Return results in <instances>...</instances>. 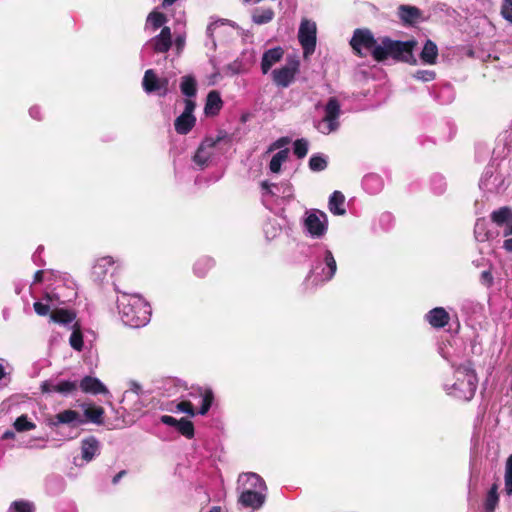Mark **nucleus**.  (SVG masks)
Returning <instances> with one entry per match:
<instances>
[{"label": "nucleus", "instance_id": "nucleus-12", "mask_svg": "<svg viewBox=\"0 0 512 512\" xmlns=\"http://www.w3.org/2000/svg\"><path fill=\"white\" fill-rule=\"evenodd\" d=\"M299 68L300 61L295 57H289L284 66L271 72L273 83L281 88L289 87L294 82Z\"/></svg>", "mask_w": 512, "mask_h": 512}, {"label": "nucleus", "instance_id": "nucleus-41", "mask_svg": "<svg viewBox=\"0 0 512 512\" xmlns=\"http://www.w3.org/2000/svg\"><path fill=\"white\" fill-rule=\"evenodd\" d=\"M447 189V183L445 177L441 174H434L430 178V190L436 195L440 196L444 194Z\"/></svg>", "mask_w": 512, "mask_h": 512}, {"label": "nucleus", "instance_id": "nucleus-52", "mask_svg": "<svg viewBox=\"0 0 512 512\" xmlns=\"http://www.w3.org/2000/svg\"><path fill=\"white\" fill-rule=\"evenodd\" d=\"M177 410L190 415L191 417L196 415V411L192 403L188 400H183L177 404Z\"/></svg>", "mask_w": 512, "mask_h": 512}, {"label": "nucleus", "instance_id": "nucleus-44", "mask_svg": "<svg viewBox=\"0 0 512 512\" xmlns=\"http://www.w3.org/2000/svg\"><path fill=\"white\" fill-rule=\"evenodd\" d=\"M176 430L181 435L185 436L188 439H191L194 437V425L190 420H188L186 418L179 419V422L176 426Z\"/></svg>", "mask_w": 512, "mask_h": 512}, {"label": "nucleus", "instance_id": "nucleus-39", "mask_svg": "<svg viewBox=\"0 0 512 512\" xmlns=\"http://www.w3.org/2000/svg\"><path fill=\"white\" fill-rule=\"evenodd\" d=\"M50 318L53 322L61 324V325H68L71 324L75 318L76 315L74 312L65 310V309H59L51 313Z\"/></svg>", "mask_w": 512, "mask_h": 512}, {"label": "nucleus", "instance_id": "nucleus-6", "mask_svg": "<svg viewBox=\"0 0 512 512\" xmlns=\"http://www.w3.org/2000/svg\"><path fill=\"white\" fill-rule=\"evenodd\" d=\"M511 183L510 176L504 162L490 163L484 170L479 188L486 194H503Z\"/></svg>", "mask_w": 512, "mask_h": 512}, {"label": "nucleus", "instance_id": "nucleus-19", "mask_svg": "<svg viewBox=\"0 0 512 512\" xmlns=\"http://www.w3.org/2000/svg\"><path fill=\"white\" fill-rule=\"evenodd\" d=\"M158 389L161 394L166 397H173L177 395L183 397V392L187 390V385L178 378L167 377L160 381Z\"/></svg>", "mask_w": 512, "mask_h": 512}, {"label": "nucleus", "instance_id": "nucleus-54", "mask_svg": "<svg viewBox=\"0 0 512 512\" xmlns=\"http://www.w3.org/2000/svg\"><path fill=\"white\" fill-rule=\"evenodd\" d=\"M479 281L483 286L487 288L493 285L494 278L493 275L491 274L490 269H485L481 272Z\"/></svg>", "mask_w": 512, "mask_h": 512}, {"label": "nucleus", "instance_id": "nucleus-28", "mask_svg": "<svg viewBox=\"0 0 512 512\" xmlns=\"http://www.w3.org/2000/svg\"><path fill=\"white\" fill-rule=\"evenodd\" d=\"M167 22V17L165 14L153 10L150 12L146 18L145 23V31L155 32L159 28H163L165 23Z\"/></svg>", "mask_w": 512, "mask_h": 512}, {"label": "nucleus", "instance_id": "nucleus-1", "mask_svg": "<svg viewBox=\"0 0 512 512\" xmlns=\"http://www.w3.org/2000/svg\"><path fill=\"white\" fill-rule=\"evenodd\" d=\"M441 356L446 359L453 369V379L445 380L443 390L447 395L462 401H470L477 390L478 378L470 360L457 363L450 360L443 348L439 349Z\"/></svg>", "mask_w": 512, "mask_h": 512}, {"label": "nucleus", "instance_id": "nucleus-51", "mask_svg": "<svg viewBox=\"0 0 512 512\" xmlns=\"http://www.w3.org/2000/svg\"><path fill=\"white\" fill-rule=\"evenodd\" d=\"M501 16L510 24H512V0L502 1Z\"/></svg>", "mask_w": 512, "mask_h": 512}, {"label": "nucleus", "instance_id": "nucleus-31", "mask_svg": "<svg viewBox=\"0 0 512 512\" xmlns=\"http://www.w3.org/2000/svg\"><path fill=\"white\" fill-rule=\"evenodd\" d=\"M195 123V116L180 114L174 121L175 131L180 135H186L193 129Z\"/></svg>", "mask_w": 512, "mask_h": 512}, {"label": "nucleus", "instance_id": "nucleus-9", "mask_svg": "<svg viewBox=\"0 0 512 512\" xmlns=\"http://www.w3.org/2000/svg\"><path fill=\"white\" fill-rule=\"evenodd\" d=\"M341 114V106L336 97H330L324 107V117L318 122L317 130L329 135L339 129V117Z\"/></svg>", "mask_w": 512, "mask_h": 512}, {"label": "nucleus", "instance_id": "nucleus-27", "mask_svg": "<svg viewBox=\"0 0 512 512\" xmlns=\"http://www.w3.org/2000/svg\"><path fill=\"white\" fill-rule=\"evenodd\" d=\"M398 16L404 24H414L421 16L419 8L410 5H400L398 7Z\"/></svg>", "mask_w": 512, "mask_h": 512}, {"label": "nucleus", "instance_id": "nucleus-35", "mask_svg": "<svg viewBox=\"0 0 512 512\" xmlns=\"http://www.w3.org/2000/svg\"><path fill=\"white\" fill-rule=\"evenodd\" d=\"M474 236L478 242L488 241L492 237L488 222L484 218L477 219L474 226Z\"/></svg>", "mask_w": 512, "mask_h": 512}, {"label": "nucleus", "instance_id": "nucleus-62", "mask_svg": "<svg viewBox=\"0 0 512 512\" xmlns=\"http://www.w3.org/2000/svg\"><path fill=\"white\" fill-rule=\"evenodd\" d=\"M29 115L31 118L35 119V120H40L41 117H42V113H41V109L39 106H32L30 109H29Z\"/></svg>", "mask_w": 512, "mask_h": 512}, {"label": "nucleus", "instance_id": "nucleus-43", "mask_svg": "<svg viewBox=\"0 0 512 512\" xmlns=\"http://www.w3.org/2000/svg\"><path fill=\"white\" fill-rule=\"evenodd\" d=\"M72 328L69 343L74 350L81 351L84 345L82 332L77 324H74Z\"/></svg>", "mask_w": 512, "mask_h": 512}, {"label": "nucleus", "instance_id": "nucleus-60", "mask_svg": "<svg viewBox=\"0 0 512 512\" xmlns=\"http://www.w3.org/2000/svg\"><path fill=\"white\" fill-rule=\"evenodd\" d=\"M160 421L161 423L167 425V426H171V427H175L177 426L179 420L170 416V415H162L160 417Z\"/></svg>", "mask_w": 512, "mask_h": 512}, {"label": "nucleus", "instance_id": "nucleus-3", "mask_svg": "<svg viewBox=\"0 0 512 512\" xmlns=\"http://www.w3.org/2000/svg\"><path fill=\"white\" fill-rule=\"evenodd\" d=\"M238 484L241 490L238 503L242 507L259 510L265 504L268 488L261 476L253 472L242 473Z\"/></svg>", "mask_w": 512, "mask_h": 512}, {"label": "nucleus", "instance_id": "nucleus-25", "mask_svg": "<svg viewBox=\"0 0 512 512\" xmlns=\"http://www.w3.org/2000/svg\"><path fill=\"white\" fill-rule=\"evenodd\" d=\"M223 25H228L234 29H239V26L236 22L231 21L229 19H218L216 21L211 22L206 29V36L208 38V41L206 42V46L210 45V48L215 50L216 49V41L214 38V32Z\"/></svg>", "mask_w": 512, "mask_h": 512}, {"label": "nucleus", "instance_id": "nucleus-18", "mask_svg": "<svg viewBox=\"0 0 512 512\" xmlns=\"http://www.w3.org/2000/svg\"><path fill=\"white\" fill-rule=\"evenodd\" d=\"M47 424L50 427H57L61 424H67L72 426H79L85 424V420L79 414V412L71 409L59 412L55 416L47 420Z\"/></svg>", "mask_w": 512, "mask_h": 512}, {"label": "nucleus", "instance_id": "nucleus-2", "mask_svg": "<svg viewBox=\"0 0 512 512\" xmlns=\"http://www.w3.org/2000/svg\"><path fill=\"white\" fill-rule=\"evenodd\" d=\"M117 308L121 321L125 326L140 328L146 326L151 319V306L139 294L120 291Z\"/></svg>", "mask_w": 512, "mask_h": 512}, {"label": "nucleus", "instance_id": "nucleus-20", "mask_svg": "<svg viewBox=\"0 0 512 512\" xmlns=\"http://www.w3.org/2000/svg\"><path fill=\"white\" fill-rule=\"evenodd\" d=\"M189 396L193 398H200L201 399V406L198 411H196V414L199 415H206L208 411L210 410L213 400H214V393L211 389H203L201 387H192L191 391L189 392Z\"/></svg>", "mask_w": 512, "mask_h": 512}, {"label": "nucleus", "instance_id": "nucleus-57", "mask_svg": "<svg viewBox=\"0 0 512 512\" xmlns=\"http://www.w3.org/2000/svg\"><path fill=\"white\" fill-rule=\"evenodd\" d=\"M33 306L35 312L40 316H46L50 311V306L48 304L39 301L35 302Z\"/></svg>", "mask_w": 512, "mask_h": 512}, {"label": "nucleus", "instance_id": "nucleus-23", "mask_svg": "<svg viewBox=\"0 0 512 512\" xmlns=\"http://www.w3.org/2000/svg\"><path fill=\"white\" fill-rule=\"evenodd\" d=\"M284 55V51L281 47H274L266 50L263 53L261 59V71L263 74H267L272 66L278 63Z\"/></svg>", "mask_w": 512, "mask_h": 512}, {"label": "nucleus", "instance_id": "nucleus-14", "mask_svg": "<svg viewBox=\"0 0 512 512\" xmlns=\"http://www.w3.org/2000/svg\"><path fill=\"white\" fill-rule=\"evenodd\" d=\"M168 85V78L158 77L153 69L145 71L142 79V87L147 94L156 93L158 96L164 97L168 94Z\"/></svg>", "mask_w": 512, "mask_h": 512}, {"label": "nucleus", "instance_id": "nucleus-37", "mask_svg": "<svg viewBox=\"0 0 512 512\" xmlns=\"http://www.w3.org/2000/svg\"><path fill=\"white\" fill-rule=\"evenodd\" d=\"M180 90L187 98L195 97L197 93L196 79L192 75L183 76L180 82Z\"/></svg>", "mask_w": 512, "mask_h": 512}, {"label": "nucleus", "instance_id": "nucleus-53", "mask_svg": "<svg viewBox=\"0 0 512 512\" xmlns=\"http://www.w3.org/2000/svg\"><path fill=\"white\" fill-rule=\"evenodd\" d=\"M289 142H290V139L288 137H280L276 141H274L273 143L270 144V146L268 147L266 153H271V152H273L274 150H277V149L282 150L281 148H283L286 145H288Z\"/></svg>", "mask_w": 512, "mask_h": 512}, {"label": "nucleus", "instance_id": "nucleus-17", "mask_svg": "<svg viewBox=\"0 0 512 512\" xmlns=\"http://www.w3.org/2000/svg\"><path fill=\"white\" fill-rule=\"evenodd\" d=\"M492 223L502 231L504 237L512 235V209L504 206L491 213Z\"/></svg>", "mask_w": 512, "mask_h": 512}, {"label": "nucleus", "instance_id": "nucleus-13", "mask_svg": "<svg viewBox=\"0 0 512 512\" xmlns=\"http://www.w3.org/2000/svg\"><path fill=\"white\" fill-rule=\"evenodd\" d=\"M317 27L314 21L303 19L298 30V40L303 49V56L307 58L316 48Z\"/></svg>", "mask_w": 512, "mask_h": 512}, {"label": "nucleus", "instance_id": "nucleus-45", "mask_svg": "<svg viewBox=\"0 0 512 512\" xmlns=\"http://www.w3.org/2000/svg\"><path fill=\"white\" fill-rule=\"evenodd\" d=\"M34 504L27 500H16L11 503L8 512H34Z\"/></svg>", "mask_w": 512, "mask_h": 512}, {"label": "nucleus", "instance_id": "nucleus-15", "mask_svg": "<svg viewBox=\"0 0 512 512\" xmlns=\"http://www.w3.org/2000/svg\"><path fill=\"white\" fill-rule=\"evenodd\" d=\"M262 196L264 198L270 196L272 198H280L285 201H290L293 198V187L289 182L270 183L264 180L260 184Z\"/></svg>", "mask_w": 512, "mask_h": 512}, {"label": "nucleus", "instance_id": "nucleus-10", "mask_svg": "<svg viewBox=\"0 0 512 512\" xmlns=\"http://www.w3.org/2000/svg\"><path fill=\"white\" fill-rule=\"evenodd\" d=\"M350 45L356 54L362 56L370 53L374 60L377 61L376 49L379 47V41L375 39L370 30L356 29L350 40Z\"/></svg>", "mask_w": 512, "mask_h": 512}, {"label": "nucleus", "instance_id": "nucleus-11", "mask_svg": "<svg viewBox=\"0 0 512 512\" xmlns=\"http://www.w3.org/2000/svg\"><path fill=\"white\" fill-rule=\"evenodd\" d=\"M224 138V136L218 135L217 137H206L199 145L192 157V167L195 170L205 169L213 155L216 145Z\"/></svg>", "mask_w": 512, "mask_h": 512}, {"label": "nucleus", "instance_id": "nucleus-8", "mask_svg": "<svg viewBox=\"0 0 512 512\" xmlns=\"http://www.w3.org/2000/svg\"><path fill=\"white\" fill-rule=\"evenodd\" d=\"M302 223L304 232L313 239H321L327 233L328 217L321 210H306Z\"/></svg>", "mask_w": 512, "mask_h": 512}, {"label": "nucleus", "instance_id": "nucleus-5", "mask_svg": "<svg viewBox=\"0 0 512 512\" xmlns=\"http://www.w3.org/2000/svg\"><path fill=\"white\" fill-rule=\"evenodd\" d=\"M416 45V40L400 41L392 40L389 37H383L380 39L379 47L376 49V54L378 56L377 61L383 62L392 58L396 61L416 64L417 60L413 54V50Z\"/></svg>", "mask_w": 512, "mask_h": 512}, {"label": "nucleus", "instance_id": "nucleus-63", "mask_svg": "<svg viewBox=\"0 0 512 512\" xmlns=\"http://www.w3.org/2000/svg\"><path fill=\"white\" fill-rule=\"evenodd\" d=\"M43 246H39L35 253L33 254V261L36 265H42L41 253L43 251Z\"/></svg>", "mask_w": 512, "mask_h": 512}, {"label": "nucleus", "instance_id": "nucleus-55", "mask_svg": "<svg viewBox=\"0 0 512 512\" xmlns=\"http://www.w3.org/2000/svg\"><path fill=\"white\" fill-rule=\"evenodd\" d=\"M241 62L238 61V60H235L234 62L226 65L224 67V71L230 75H237L239 73H241Z\"/></svg>", "mask_w": 512, "mask_h": 512}, {"label": "nucleus", "instance_id": "nucleus-4", "mask_svg": "<svg viewBox=\"0 0 512 512\" xmlns=\"http://www.w3.org/2000/svg\"><path fill=\"white\" fill-rule=\"evenodd\" d=\"M311 259L308 279H311L315 285H322L332 280L337 271V263L332 251L325 245H316L313 248Z\"/></svg>", "mask_w": 512, "mask_h": 512}, {"label": "nucleus", "instance_id": "nucleus-38", "mask_svg": "<svg viewBox=\"0 0 512 512\" xmlns=\"http://www.w3.org/2000/svg\"><path fill=\"white\" fill-rule=\"evenodd\" d=\"M362 185L370 194H376L382 188V179L376 174L365 175L362 180Z\"/></svg>", "mask_w": 512, "mask_h": 512}, {"label": "nucleus", "instance_id": "nucleus-48", "mask_svg": "<svg viewBox=\"0 0 512 512\" xmlns=\"http://www.w3.org/2000/svg\"><path fill=\"white\" fill-rule=\"evenodd\" d=\"M308 149L309 142L304 138L297 139L293 144V152L299 159H302L307 155Z\"/></svg>", "mask_w": 512, "mask_h": 512}, {"label": "nucleus", "instance_id": "nucleus-16", "mask_svg": "<svg viewBox=\"0 0 512 512\" xmlns=\"http://www.w3.org/2000/svg\"><path fill=\"white\" fill-rule=\"evenodd\" d=\"M172 46V33L168 26H164L160 33L149 39L142 48V52L152 50L155 53H166Z\"/></svg>", "mask_w": 512, "mask_h": 512}, {"label": "nucleus", "instance_id": "nucleus-34", "mask_svg": "<svg viewBox=\"0 0 512 512\" xmlns=\"http://www.w3.org/2000/svg\"><path fill=\"white\" fill-rule=\"evenodd\" d=\"M499 502L498 485L494 483L484 499V512H494Z\"/></svg>", "mask_w": 512, "mask_h": 512}, {"label": "nucleus", "instance_id": "nucleus-64", "mask_svg": "<svg viewBox=\"0 0 512 512\" xmlns=\"http://www.w3.org/2000/svg\"><path fill=\"white\" fill-rule=\"evenodd\" d=\"M503 248L508 252H512V237L504 240Z\"/></svg>", "mask_w": 512, "mask_h": 512}, {"label": "nucleus", "instance_id": "nucleus-26", "mask_svg": "<svg viewBox=\"0 0 512 512\" xmlns=\"http://www.w3.org/2000/svg\"><path fill=\"white\" fill-rule=\"evenodd\" d=\"M84 411V417L83 418L86 422H91L97 425H100L103 423V415H104V409L100 406H94L91 404L83 403L81 405Z\"/></svg>", "mask_w": 512, "mask_h": 512}, {"label": "nucleus", "instance_id": "nucleus-40", "mask_svg": "<svg viewBox=\"0 0 512 512\" xmlns=\"http://www.w3.org/2000/svg\"><path fill=\"white\" fill-rule=\"evenodd\" d=\"M274 18V11L271 8L255 9L252 14V21L257 25L267 24Z\"/></svg>", "mask_w": 512, "mask_h": 512}, {"label": "nucleus", "instance_id": "nucleus-30", "mask_svg": "<svg viewBox=\"0 0 512 512\" xmlns=\"http://www.w3.org/2000/svg\"><path fill=\"white\" fill-rule=\"evenodd\" d=\"M344 204H345V197L340 191H334L330 195L328 207L332 214L337 215V216L344 215L346 213Z\"/></svg>", "mask_w": 512, "mask_h": 512}, {"label": "nucleus", "instance_id": "nucleus-24", "mask_svg": "<svg viewBox=\"0 0 512 512\" xmlns=\"http://www.w3.org/2000/svg\"><path fill=\"white\" fill-rule=\"evenodd\" d=\"M99 450V441L95 437L90 436L81 441V455L86 462H90L98 455Z\"/></svg>", "mask_w": 512, "mask_h": 512}, {"label": "nucleus", "instance_id": "nucleus-36", "mask_svg": "<svg viewBox=\"0 0 512 512\" xmlns=\"http://www.w3.org/2000/svg\"><path fill=\"white\" fill-rule=\"evenodd\" d=\"M214 264L215 262L211 257L203 256L194 263V274L200 278L205 277Z\"/></svg>", "mask_w": 512, "mask_h": 512}, {"label": "nucleus", "instance_id": "nucleus-56", "mask_svg": "<svg viewBox=\"0 0 512 512\" xmlns=\"http://www.w3.org/2000/svg\"><path fill=\"white\" fill-rule=\"evenodd\" d=\"M40 389L42 393L50 394L56 393V382L52 380H46L41 383Z\"/></svg>", "mask_w": 512, "mask_h": 512}, {"label": "nucleus", "instance_id": "nucleus-50", "mask_svg": "<svg viewBox=\"0 0 512 512\" xmlns=\"http://www.w3.org/2000/svg\"><path fill=\"white\" fill-rule=\"evenodd\" d=\"M413 77L422 82H430L435 79L436 73L433 70H418Z\"/></svg>", "mask_w": 512, "mask_h": 512}, {"label": "nucleus", "instance_id": "nucleus-33", "mask_svg": "<svg viewBox=\"0 0 512 512\" xmlns=\"http://www.w3.org/2000/svg\"><path fill=\"white\" fill-rule=\"evenodd\" d=\"M289 157V150L284 148L275 153L269 162V171L273 174H279L283 163L287 161Z\"/></svg>", "mask_w": 512, "mask_h": 512}, {"label": "nucleus", "instance_id": "nucleus-46", "mask_svg": "<svg viewBox=\"0 0 512 512\" xmlns=\"http://www.w3.org/2000/svg\"><path fill=\"white\" fill-rule=\"evenodd\" d=\"M78 384L76 381L60 380L56 382V393L68 395L77 390Z\"/></svg>", "mask_w": 512, "mask_h": 512}, {"label": "nucleus", "instance_id": "nucleus-59", "mask_svg": "<svg viewBox=\"0 0 512 512\" xmlns=\"http://www.w3.org/2000/svg\"><path fill=\"white\" fill-rule=\"evenodd\" d=\"M134 393L137 396H140L143 393L142 386L137 381L131 380L129 382V390L125 392V394Z\"/></svg>", "mask_w": 512, "mask_h": 512}, {"label": "nucleus", "instance_id": "nucleus-32", "mask_svg": "<svg viewBox=\"0 0 512 512\" xmlns=\"http://www.w3.org/2000/svg\"><path fill=\"white\" fill-rule=\"evenodd\" d=\"M222 107V100L217 91H210L206 98L204 111L207 115L217 114Z\"/></svg>", "mask_w": 512, "mask_h": 512}, {"label": "nucleus", "instance_id": "nucleus-42", "mask_svg": "<svg viewBox=\"0 0 512 512\" xmlns=\"http://www.w3.org/2000/svg\"><path fill=\"white\" fill-rule=\"evenodd\" d=\"M308 165L313 172L324 171L328 166V158L322 153L313 154L309 159Z\"/></svg>", "mask_w": 512, "mask_h": 512}, {"label": "nucleus", "instance_id": "nucleus-49", "mask_svg": "<svg viewBox=\"0 0 512 512\" xmlns=\"http://www.w3.org/2000/svg\"><path fill=\"white\" fill-rule=\"evenodd\" d=\"M505 492L508 496L512 495V454L509 456L506 463Z\"/></svg>", "mask_w": 512, "mask_h": 512}, {"label": "nucleus", "instance_id": "nucleus-61", "mask_svg": "<svg viewBox=\"0 0 512 512\" xmlns=\"http://www.w3.org/2000/svg\"><path fill=\"white\" fill-rule=\"evenodd\" d=\"M280 231H281V229L274 225H271L270 227L267 226L265 228V235L268 239H273L280 233Z\"/></svg>", "mask_w": 512, "mask_h": 512}, {"label": "nucleus", "instance_id": "nucleus-7", "mask_svg": "<svg viewBox=\"0 0 512 512\" xmlns=\"http://www.w3.org/2000/svg\"><path fill=\"white\" fill-rule=\"evenodd\" d=\"M123 268V262L120 259H114L111 256H103L95 260L92 266V279L99 284L111 283L114 290L120 293L115 283L114 277Z\"/></svg>", "mask_w": 512, "mask_h": 512}, {"label": "nucleus", "instance_id": "nucleus-21", "mask_svg": "<svg viewBox=\"0 0 512 512\" xmlns=\"http://www.w3.org/2000/svg\"><path fill=\"white\" fill-rule=\"evenodd\" d=\"M424 319L431 327L441 329L449 323L450 315L443 307H435L425 314Z\"/></svg>", "mask_w": 512, "mask_h": 512}, {"label": "nucleus", "instance_id": "nucleus-22", "mask_svg": "<svg viewBox=\"0 0 512 512\" xmlns=\"http://www.w3.org/2000/svg\"><path fill=\"white\" fill-rule=\"evenodd\" d=\"M79 387L84 393L98 395L109 394L107 387L100 381V379L92 376H85L79 383Z\"/></svg>", "mask_w": 512, "mask_h": 512}, {"label": "nucleus", "instance_id": "nucleus-29", "mask_svg": "<svg viewBox=\"0 0 512 512\" xmlns=\"http://www.w3.org/2000/svg\"><path fill=\"white\" fill-rule=\"evenodd\" d=\"M438 57V47L430 39H427L420 53V59L424 64L433 65Z\"/></svg>", "mask_w": 512, "mask_h": 512}, {"label": "nucleus", "instance_id": "nucleus-47", "mask_svg": "<svg viewBox=\"0 0 512 512\" xmlns=\"http://www.w3.org/2000/svg\"><path fill=\"white\" fill-rule=\"evenodd\" d=\"M13 426L15 430L18 432L30 431L36 427V425L33 422L29 421L27 415H21L18 418H16Z\"/></svg>", "mask_w": 512, "mask_h": 512}, {"label": "nucleus", "instance_id": "nucleus-58", "mask_svg": "<svg viewBox=\"0 0 512 512\" xmlns=\"http://www.w3.org/2000/svg\"><path fill=\"white\" fill-rule=\"evenodd\" d=\"M185 107L184 111L181 114H184L186 116H194V110L196 108V103L191 98H187L185 100Z\"/></svg>", "mask_w": 512, "mask_h": 512}]
</instances>
